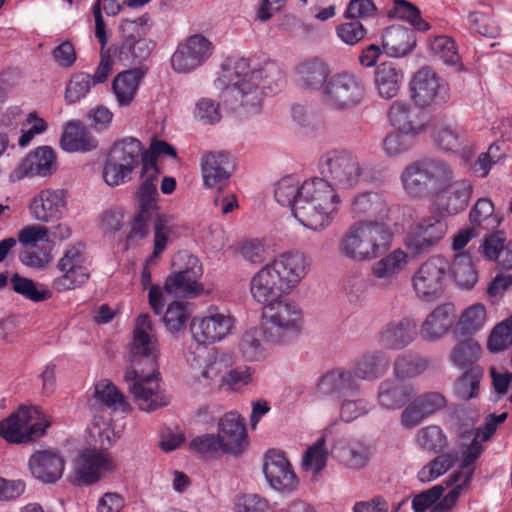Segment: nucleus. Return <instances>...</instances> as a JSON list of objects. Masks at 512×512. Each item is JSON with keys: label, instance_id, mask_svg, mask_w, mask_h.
Returning a JSON list of instances; mask_svg holds the SVG:
<instances>
[{"label": "nucleus", "instance_id": "393cba45", "mask_svg": "<svg viewBox=\"0 0 512 512\" xmlns=\"http://www.w3.org/2000/svg\"><path fill=\"white\" fill-rule=\"evenodd\" d=\"M418 326L411 317L393 319L379 331V344L387 350H401L415 341Z\"/></svg>", "mask_w": 512, "mask_h": 512}, {"label": "nucleus", "instance_id": "3c124183", "mask_svg": "<svg viewBox=\"0 0 512 512\" xmlns=\"http://www.w3.org/2000/svg\"><path fill=\"white\" fill-rule=\"evenodd\" d=\"M263 329L253 328L246 331L239 341V351L247 361H259L266 356V350L261 342Z\"/></svg>", "mask_w": 512, "mask_h": 512}, {"label": "nucleus", "instance_id": "09e8293b", "mask_svg": "<svg viewBox=\"0 0 512 512\" xmlns=\"http://www.w3.org/2000/svg\"><path fill=\"white\" fill-rule=\"evenodd\" d=\"M450 271L457 284L461 287L471 289L478 281V273L472 263V259L466 253H459L455 256Z\"/></svg>", "mask_w": 512, "mask_h": 512}, {"label": "nucleus", "instance_id": "2eb2a0df", "mask_svg": "<svg viewBox=\"0 0 512 512\" xmlns=\"http://www.w3.org/2000/svg\"><path fill=\"white\" fill-rule=\"evenodd\" d=\"M410 91L414 103L422 108L443 105L450 98L448 83L427 66L413 75Z\"/></svg>", "mask_w": 512, "mask_h": 512}, {"label": "nucleus", "instance_id": "e2e57ef3", "mask_svg": "<svg viewBox=\"0 0 512 512\" xmlns=\"http://www.w3.org/2000/svg\"><path fill=\"white\" fill-rule=\"evenodd\" d=\"M413 138L415 136L399 131L387 134L382 143L384 154L389 158H393L408 152L413 147Z\"/></svg>", "mask_w": 512, "mask_h": 512}, {"label": "nucleus", "instance_id": "0eeeda50", "mask_svg": "<svg viewBox=\"0 0 512 512\" xmlns=\"http://www.w3.org/2000/svg\"><path fill=\"white\" fill-rule=\"evenodd\" d=\"M365 92V85L360 76L342 71L329 77L319 93V98L329 110L348 112L363 103Z\"/></svg>", "mask_w": 512, "mask_h": 512}, {"label": "nucleus", "instance_id": "f3484780", "mask_svg": "<svg viewBox=\"0 0 512 512\" xmlns=\"http://www.w3.org/2000/svg\"><path fill=\"white\" fill-rule=\"evenodd\" d=\"M213 49V44L203 35H191L178 44L171 56V67L177 73L191 72L207 61Z\"/></svg>", "mask_w": 512, "mask_h": 512}, {"label": "nucleus", "instance_id": "864d4df0", "mask_svg": "<svg viewBox=\"0 0 512 512\" xmlns=\"http://www.w3.org/2000/svg\"><path fill=\"white\" fill-rule=\"evenodd\" d=\"M486 319V309L483 304L477 303L468 307L461 315L457 329L460 334L471 335L482 328Z\"/></svg>", "mask_w": 512, "mask_h": 512}, {"label": "nucleus", "instance_id": "423d86ee", "mask_svg": "<svg viewBox=\"0 0 512 512\" xmlns=\"http://www.w3.org/2000/svg\"><path fill=\"white\" fill-rule=\"evenodd\" d=\"M263 308V333L271 344H287L297 338L303 330L302 308L289 299H274Z\"/></svg>", "mask_w": 512, "mask_h": 512}, {"label": "nucleus", "instance_id": "a878e982", "mask_svg": "<svg viewBox=\"0 0 512 512\" xmlns=\"http://www.w3.org/2000/svg\"><path fill=\"white\" fill-rule=\"evenodd\" d=\"M65 207V193L62 189H45L30 201L29 211L33 219L50 222L62 217Z\"/></svg>", "mask_w": 512, "mask_h": 512}, {"label": "nucleus", "instance_id": "a211bd4d", "mask_svg": "<svg viewBox=\"0 0 512 512\" xmlns=\"http://www.w3.org/2000/svg\"><path fill=\"white\" fill-rule=\"evenodd\" d=\"M200 164L203 184L206 188H215L221 192L229 184L234 164L227 152H204Z\"/></svg>", "mask_w": 512, "mask_h": 512}, {"label": "nucleus", "instance_id": "9d476101", "mask_svg": "<svg viewBox=\"0 0 512 512\" xmlns=\"http://www.w3.org/2000/svg\"><path fill=\"white\" fill-rule=\"evenodd\" d=\"M321 175L334 187L351 189L362 175L358 157L348 150H330L319 159Z\"/></svg>", "mask_w": 512, "mask_h": 512}, {"label": "nucleus", "instance_id": "a18cd8bd", "mask_svg": "<svg viewBox=\"0 0 512 512\" xmlns=\"http://www.w3.org/2000/svg\"><path fill=\"white\" fill-rule=\"evenodd\" d=\"M469 221L475 228L481 227L489 230L496 228L501 218L495 213L494 204L491 199L479 198L469 212Z\"/></svg>", "mask_w": 512, "mask_h": 512}, {"label": "nucleus", "instance_id": "1a4fd4ad", "mask_svg": "<svg viewBox=\"0 0 512 512\" xmlns=\"http://www.w3.org/2000/svg\"><path fill=\"white\" fill-rule=\"evenodd\" d=\"M141 151L142 143L134 137L115 141L105 160L104 181L111 187L125 183L139 165Z\"/></svg>", "mask_w": 512, "mask_h": 512}, {"label": "nucleus", "instance_id": "2f4dec72", "mask_svg": "<svg viewBox=\"0 0 512 512\" xmlns=\"http://www.w3.org/2000/svg\"><path fill=\"white\" fill-rule=\"evenodd\" d=\"M146 70L134 68L118 73L112 81V91L121 107L129 106L138 91Z\"/></svg>", "mask_w": 512, "mask_h": 512}, {"label": "nucleus", "instance_id": "58836bf2", "mask_svg": "<svg viewBox=\"0 0 512 512\" xmlns=\"http://www.w3.org/2000/svg\"><path fill=\"white\" fill-rule=\"evenodd\" d=\"M351 211L355 216L374 217L384 222L388 217L389 206L382 195L375 192H364L352 200Z\"/></svg>", "mask_w": 512, "mask_h": 512}, {"label": "nucleus", "instance_id": "9b49d317", "mask_svg": "<svg viewBox=\"0 0 512 512\" xmlns=\"http://www.w3.org/2000/svg\"><path fill=\"white\" fill-rule=\"evenodd\" d=\"M447 231V222L439 215L421 216L410 224L404 245L413 256H421L437 247Z\"/></svg>", "mask_w": 512, "mask_h": 512}, {"label": "nucleus", "instance_id": "8fccbe9b", "mask_svg": "<svg viewBox=\"0 0 512 512\" xmlns=\"http://www.w3.org/2000/svg\"><path fill=\"white\" fill-rule=\"evenodd\" d=\"M12 290L24 298L38 303L48 300L52 297V292L46 288H38L30 278L14 273L10 278Z\"/></svg>", "mask_w": 512, "mask_h": 512}, {"label": "nucleus", "instance_id": "72a5a7b5", "mask_svg": "<svg viewBox=\"0 0 512 512\" xmlns=\"http://www.w3.org/2000/svg\"><path fill=\"white\" fill-rule=\"evenodd\" d=\"M455 307L445 303L436 307L425 319L421 326V335L427 340L442 337L453 325Z\"/></svg>", "mask_w": 512, "mask_h": 512}, {"label": "nucleus", "instance_id": "20e7f679", "mask_svg": "<svg viewBox=\"0 0 512 512\" xmlns=\"http://www.w3.org/2000/svg\"><path fill=\"white\" fill-rule=\"evenodd\" d=\"M340 204L336 189L323 176L308 178L302 182L294 217L305 228L321 231L332 223Z\"/></svg>", "mask_w": 512, "mask_h": 512}, {"label": "nucleus", "instance_id": "4be33fe9", "mask_svg": "<svg viewBox=\"0 0 512 512\" xmlns=\"http://www.w3.org/2000/svg\"><path fill=\"white\" fill-rule=\"evenodd\" d=\"M447 400L440 392H425L415 397L402 411L401 424L410 429L446 407Z\"/></svg>", "mask_w": 512, "mask_h": 512}, {"label": "nucleus", "instance_id": "680f3d73", "mask_svg": "<svg viewBox=\"0 0 512 512\" xmlns=\"http://www.w3.org/2000/svg\"><path fill=\"white\" fill-rule=\"evenodd\" d=\"M91 75L78 72L71 76L65 88V100L68 104H74L83 99L90 91Z\"/></svg>", "mask_w": 512, "mask_h": 512}, {"label": "nucleus", "instance_id": "e433bc0d", "mask_svg": "<svg viewBox=\"0 0 512 512\" xmlns=\"http://www.w3.org/2000/svg\"><path fill=\"white\" fill-rule=\"evenodd\" d=\"M389 368V361L381 351L367 352L359 356L353 367L355 378L360 380L373 381L382 377Z\"/></svg>", "mask_w": 512, "mask_h": 512}, {"label": "nucleus", "instance_id": "c03bdc74", "mask_svg": "<svg viewBox=\"0 0 512 512\" xmlns=\"http://www.w3.org/2000/svg\"><path fill=\"white\" fill-rule=\"evenodd\" d=\"M93 398L113 410L127 411L129 408L123 393L107 379L100 380L95 384Z\"/></svg>", "mask_w": 512, "mask_h": 512}, {"label": "nucleus", "instance_id": "c9c22d12", "mask_svg": "<svg viewBox=\"0 0 512 512\" xmlns=\"http://www.w3.org/2000/svg\"><path fill=\"white\" fill-rule=\"evenodd\" d=\"M403 81V72L392 61H386L377 66L374 72V82L383 99H392L397 96Z\"/></svg>", "mask_w": 512, "mask_h": 512}, {"label": "nucleus", "instance_id": "dca6fc26", "mask_svg": "<svg viewBox=\"0 0 512 512\" xmlns=\"http://www.w3.org/2000/svg\"><path fill=\"white\" fill-rule=\"evenodd\" d=\"M234 324L235 319L229 312L211 306L205 316L192 320V337L199 345L213 344L226 338Z\"/></svg>", "mask_w": 512, "mask_h": 512}, {"label": "nucleus", "instance_id": "052dcab7", "mask_svg": "<svg viewBox=\"0 0 512 512\" xmlns=\"http://www.w3.org/2000/svg\"><path fill=\"white\" fill-rule=\"evenodd\" d=\"M430 49L436 57L447 65H456L460 60L455 41L448 36L434 37L430 41Z\"/></svg>", "mask_w": 512, "mask_h": 512}, {"label": "nucleus", "instance_id": "f704fd0d", "mask_svg": "<svg viewBox=\"0 0 512 512\" xmlns=\"http://www.w3.org/2000/svg\"><path fill=\"white\" fill-rule=\"evenodd\" d=\"M170 219L167 215H158L154 219V247L152 254L148 257L141 272V284L144 289L150 288L152 284V274L150 265L156 262L159 255L165 250L170 230Z\"/></svg>", "mask_w": 512, "mask_h": 512}, {"label": "nucleus", "instance_id": "0e129e2a", "mask_svg": "<svg viewBox=\"0 0 512 512\" xmlns=\"http://www.w3.org/2000/svg\"><path fill=\"white\" fill-rule=\"evenodd\" d=\"M18 240L23 248H34L51 242L49 229L45 226L32 224L25 226L18 234Z\"/></svg>", "mask_w": 512, "mask_h": 512}, {"label": "nucleus", "instance_id": "6ab92c4d", "mask_svg": "<svg viewBox=\"0 0 512 512\" xmlns=\"http://www.w3.org/2000/svg\"><path fill=\"white\" fill-rule=\"evenodd\" d=\"M361 383L351 369L336 367L324 373L318 380L317 392L326 397L341 399L357 395Z\"/></svg>", "mask_w": 512, "mask_h": 512}, {"label": "nucleus", "instance_id": "c85d7f7f", "mask_svg": "<svg viewBox=\"0 0 512 512\" xmlns=\"http://www.w3.org/2000/svg\"><path fill=\"white\" fill-rule=\"evenodd\" d=\"M57 166V158L50 146H40L30 152L19 166L20 176H50Z\"/></svg>", "mask_w": 512, "mask_h": 512}, {"label": "nucleus", "instance_id": "bf43d9fd", "mask_svg": "<svg viewBox=\"0 0 512 512\" xmlns=\"http://www.w3.org/2000/svg\"><path fill=\"white\" fill-rule=\"evenodd\" d=\"M347 21L335 27V33L339 40L348 46H355L366 36L367 30L363 23L353 18H345Z\"/></svg>", "mask_w": 512, "mask_h": 512}, {"label": "nucleus", "instance_id": "f257e3e1", "mask_svg": "<svg viewBox=\"0 0 512 512\" xmlns=\"http://www.w3.org/2000/svg\"><path fill=\"white\" fill-rule=\"evenodd\" d=\"M158 357V339L151 317L148 313L140 314L135 321L130 344V367L124 379L138 407L147 412L168 404L160 390Z\"/></svg>", "mask_w": 512, "mask_h": 512}, {"label": "nucleus", "instance_id": "412c9836", "mask_svg": "<svg viewBox=\"0 0 512 512\" xmlns=\"http://www.w3.org/2000/svg\"><path fill=\"white\" fill-rule=\"evenodd\" d=\"M421 108L396 100L391 104L387 117L396 131L417 137L426 129V117Z\"/></svg>", "mask_w": 512, "mask_h": 512}, {"label": "nucleus", "instance_id": "473e14b6", "mask_svg": "<svg viewBox=\"0 0 512 512\" xmlns=\"http://www.w3.org/2000/svg\"><path fill=\"white\" fill-rule=\"evenodd\" d=\"M297 73L301 87L307 90H319V93L331 76L328 64L319 58L302 61L297 67Z\"/></svg>", "mask_w": 512, "mask_h": 512}, {"label": "nucleus", "instance_id": "4468645a", "mask_svg": "<svg viewBox=\"0 0 512 512\" xmlns=\"http://www.w3.org/2000/svg\"><path fill=\"white\" fill-rule=\"evenodd\" d=\"M85 262L83 245L78 243L69 246L57 262L60 275L53 279L52 288L57 292H65L83 286L90 278Z\"/></svg>", "mask_w": 512, "mask_h": 512}, {"label": "nucleus", "instance_id": "ea45409f", "mask_svg": "<svg viewBox=\"0 0 512 512\" xmlns=\"http://www.w3.org/2000/svg\"><path fill=\"white\" fill-rule=\"evenodd\" d=\"M405 191L413 197H424L433 193L422 161L408 165L401 174Z\"/></svg>", "mask_w": 512, "mask_h": 512}, {"label": "nucleus", "instance_id": "5701e85b", "mask_svg": "<svg viewBox=\"0 0 512 512\" xmlns=\"http://www.w3.org/2000/svg\"><path fill=\"white\" fill-rule=\"evenodd\" d=\"M115 470L112 459L97 450L86 449L76 459L75 473L85 485L98 482Z\"/></svg>", "mask_w": 512, "mask_h": 512}, {"label": "nucleus", "instance_id": "de8ad7c7", "mask_svg": "<svg viewBox=\"0 0 512 512\" xmlns=\"http://www.w3.org/2000/svg\"><path fill=\"white\" fill-rule=\"evenodd\" d=\"M301 190L302 183H300L297 177L293 175L285 176L277 182L274 197L280 205L289 207L294 216V210L300 199Z\"/></svg>", "mask_w": 512, "mask_h": 512}, {"label": "nucleus", "instance_id": "4c0bfd02", "mask_svg": "<svg viewBox=\"0 0 512 512\" xmlns=\"http://www.w3.org/2000/svg\"><path fill=\"white\" fill-rule=\"evenodd\" d=\"M97 140L80 122H70L63 132L60 145L67 152H88L97 147Z\"/></svg>", "mask_w": 512, "mask_h": 512}, {"label": "nucleus", "instance_id": "13d9d810", "mask_svg": "<svg viewBox=\"0 0 512 512\" xmlns=\"http://www.w3.org/2000/svg\"><path fill=\"white\" fill-rule=\"evenodd\" d=\"M190 316L188 303L183 301H174L170 303L163 316L165 327L171 333H175L183 329Z\"/></svg>", "mask_w": 512, "mask_h": 512}, {"label": "nucleus", "instance_id": "b1692460", "mask_svg": "<svg viewBox=\"0 0 512 512\" xmlns=\"http://www.w3.org/2000/svg\"><path fill=\"white\" fill-rule=\"evenodd\" d=\"M217 437L225 454L238 455L248 445L245 424L235 412H228L219 420Z\"/></svg>", "mask_w": 512, "mask_h": 512}, {"label": "nucleus", "instance_id": "7c9ffc66", "mask_svg": "<svg viewBox=\"0 0 512 512\" xmlns=\"http://www.w3.org/2000/svg\"><path fill=\"white\" fill-rule=\"evenodd\" d=\"M416 45L415 33L412 29L401 25L386 28L382 36L383 52L391 57H403Z\"/></svg>", "mask_w": 512, "mask_h": 512}, {"label": "nucleus", "instance_id": "c756f323", "mask_svg": "<svg viewBox=\"0 0 512 512\" xmlns=\"http://www.w3.org/2000/svg\"><path fill=\"white\" fill-rule=\"evenodd\" d=\"M414 394L413 385L398 379H385L378 387L377 400L382 408L396 410L404 407Z\"/></svg>", "mask_w": 512, "mask_h": 512}, {"label": "nucleus", "instance_id": "6e6552de", "mask_svg": "<svg viewBox=\"0 0 512 512\" xmlns=\"http://www.w3.org/2000/svg\"><path fill=\"white\" fill-rule=\"evenodd\" d=\"M173 272L167 276L164 289L175 297L194 298L202 293L199 282L203 268L199 259L188 251L178 252L172 261Z\"/></svg>", "mask_w": 512, "mask_h": 512}, {"label": "nucleus", "instance_id": "f8f14e48", "mask_svg": "<svg viewBox=\"0 0 512 512\" xmlns=\"http://www.w3.org/2000/svg\"><path fill=\"white\" fill-rule=\"evenodd\" d=\"M450 269V262L442 255H433L423 262L412 277L417 297L424 302L439 299L444 292L445 279Z\"/></svg>", "mask_w": 512, "mask_h": 512}, {"label": "nucleus", "instance_id": "603ef678", "mask_svg": "<svg viewBox=\"0 0 512 512\" xmlns=\"http://www.w3.org/2000/svg\"><path fill=\"white\" fill-rule=\"evenodd\" d=\"M151 18L144 13L135 19L123 18L119 23L121 42H129L145 38L151 28Z\"/></svg>", "mask_w": 512, "mask_h": 512}, {"label": "nucleus", "instance_id": "aec40b11", "mask_svg": "<svg viewBox=\"0 0 512 512\" xmlns=\"http://www.w3.org/2000/svg\"><path fill=\"white\" fill-rule=\"evenodd\" d=\"M264 474L270 486L279 492H292L298 486V478L280 450L272 449L266 453Z\"/></svg>", "mask_w": 512, "mask_h": 512}, {"label": "nucleus", "instance_id": "4d7b16f0", "mask_svg": "<svg viewBox=\"0 0 512 512\" xmlns=\"http://www.w3.org/2000/svg\"><path fill=\"white\" fill-rule=\"evenodd\" d=\"M481 348L472 338L459 342L451 352V359L460 368L472 365L480 356Z\"/></svg>", "mask_w": 512, "mask_h": 512}, {"label": "nucleus", "instance_id": "774afa93", "mask_svg": "<svg viewBox=\"0 0 512 512\" xmlns=\"http://www.w3.org/2000/svg\"><path fill=\"white\" fill-rule=\"evenodd\" d=\"M269 502L257 494H241L236 496L234 512H269Z\"/></svg>", "mask_w": 512, "mask_h": 512}, {"label": "nucleus", "instance_id": "79ce46f5", "mask_svg": "<svg viewBox=\"0 0 512 512\" xmlns=\"http://www.w3.org/2000/svg\"><path fill=\"white\" fill-rule=\"evenodd\" d=\"M156 43L146 38L129 42H120L115 49V55L124 65L141 64L151 55Z\"/></svg>", "mask_w": 512, "mask_h": 512}, {"label": "nucleus", "instance_id": "6e6d98bb", "mask_svg": "<svg viewBox=\"0 0 512 512\" xmlns=\"http://www.w3.org/2000/svg\"><path fill=\"white\" fill-rule=\"evenodd\" d=\"M456 461V454H442L426 464L419 471L418 478L421 482H430L445 474Z\"/></svg>", "mask_w": 512, "mask_h": 512}, {"label": "nucleus", "instance_id": "7ed1b4c3", "mask_svg": "<svg viewBox=\"0 0 512 512\" xmlns=\"http://www.w3.org/2000/svg\"><path fill=\"white\" fill-rule=\"evenodd\" d=\"M309 258L299 251L283 252L263 266L251 279L250 291L259 303L290 293L306 276Z\"/></svg>", "mask_w": 512, "mask_h": 512}, {"label": "nucleus", "instance_id": "f03ea898", "mask_svg": "<svg viewBox=\"0 0 512 512\" xmlns=\"http://www.w3.org/2000/svg\"><path fill=\"white\" fill-rule=\"evenodd\" d=\"M229 84L223 97L235 98L247 111H256L261 106L263 95L275 93L284 82V75L275 62H266L258 69H252L249 60L240 58L228 70Z\"/></svg>", "mask_w": 512, "mask_h": 512}, {"label": "nucleus", "instance_id": "39448f33", "mask_svg": "<svg viewBox=\"0 0 512 512\" xmlns=\"http://www.w3.org/2000/svg\"><path fill=\"white\" fill-rule=\"evenodd\" d=\"M392 233L384 222L358 220L348 226L338 242L339 253L355 262L371 261L385 253Z\"/></svg>", "mask_w": 512, "mask_h": 512}, {"label": "nucleus", "instance_id": "37998d69", "mask_svg": "<svg viewBox=\"0 0 512 512\" xmlns=\"http://www.w3.org/2000/svg\"><path fill=\"white\" fill-rule=\"evenodd\" d=\"M422 162L433 193L438 194L447 189L454 177L451 166L441 159H426Z\"/></svg>", "mask_w": 512, "mask_h": 512}, {"label": "nucleus", "instance_id": "49530a36", "mask_svg": "<svg viewBox=\"0 0 512 512\" xmlns=\"http://www.w3.org/2000/svg\"><path fill=\"white\" fill-rule=\"evenodd\" d=\"M429 366V361L415 353L399 355L394 362V374L397 379L415 378Z\"/></svg>", "mask_w": 512, "mask_h": 512}, {"label": "nucleus", "instance_id": "69168bd1", "mask_svg": "<svg viewBox=\"0 0 512 512\" xmlns=\"http://www.w3.org/2000/svg\"><path fill=\"white\" fill-rule=\"evenodd\" d=\"M328 452L325 446V438H319L312 446L308 447L303 457V467L320 473L326 466Z\"/></svg>", "mask_w": 512, "mask_h": 512}, {"label": "nucleus", "instance_id": "bb28decb", "mask_svg": "<svg viewBox=\"0 0 512 512\" xmlns=\"http://www.w3.org/2000/svg\"><path fill=\"white\" fill-rule=\"evenodd\" d=\"M28 464L32 475L44 483H55L64 471L63 458L51 450L35 452Z\"/></svg>", "mask_w": 512, "mask_h": 512}, {"label": "nucleus", "instance_id": "5fc2aeb1", "mask_svg": "<svg viewBox=\"0 0 512 512\" xmlns=\"http://www.w3.org/2000/svg\"><path fill=\"white\" fill-rule=\"evenodd\" d=\"M392 13L394 17L406 20L420 32L430 29V24L422 18L420 10L406 0H394Z\"/></svg>", "mask_w": 512, "mask_h": 512}, {"label": "nucleus", "instance_id": "a19ab883", "mask_svg": "<svg viewBox=\"0 0 512 512\" xmlns=\"http://www.w3.org/2000/svg\"><path fill=\"white\" fill-rule=\"evenodd\" d=\"M408 255L401 249H395L372 266V275L392 284L398 274L404 270L407 264Z\"/></svg>", "mask_w": 512, "mask_h": 512}, {"label": "nucleus", "instance_id": "ddd939ff", "mask_svg": "<svg viewBox=\"0 0 512 512\" xmlns=\"http://www.w3.org/2000/svg\"><path fill=\"white\" fill-rule=\"evenodd\" d=\"M38 407H22L0 422V436L10 443H26L43 435L50 422H33L39 418Z\"/></svg>", "mask_w": 512, "mask_h": 512}, {"label": "nucleus", "instance_id": "cd10ccee", "mask_svg": "<svg viewBox=\"0 0 512 512\" xmlns=\"http://www.w3.org/2000/svg\"><path fill=\"white\" fill-rule=\"evenodd\" d=\"M444 194L439 198L438 209L445 215H456L464 211L473 194V185L470 180L462 179L450 183Z\"/></svg>", "mask_w": 512, "mask_h": 512}, {"label": "nucleus", "instance_id": "338daca9", "mask_svg": "<svg viewBox=\"0 0 512 512\" xmlns=\"http://www.w3.org/2000/svg\"><path fill=\"white\" fill-rule=\"evenodd\" d=\"M419 445L428 451L441 452L447 446V439L442 429L432 425L418 431Z\"/></svg>", "mask_w": 512, "mask_h": 512}]
</instances>
